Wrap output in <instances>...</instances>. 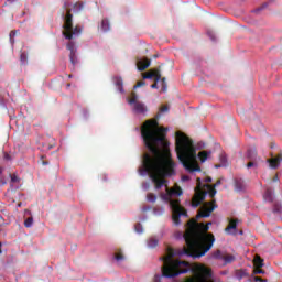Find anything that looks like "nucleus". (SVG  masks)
<instances>
[{
    "label": "nucleus",
    "mask_w": 282,
    "mask_h": 282,
    "mask_svg": "<svg viewBox=\"0 0 282 282\" xmlns=\"http://www.w3.org/2000/svg\"><path fill=\"white\" fill-rule=\"evenodd\" d=\"M141 135L147 149L152 155L149 153L143 155V165L139 170V173L141 175L142 173H148L154 184L155 191H160L162 186H165V192L160 194V198L170 205L172 219L176 226H180V218L188 217V213L182 207L180 198H175L184 195L182 187L174 186L170 188L166 185L165 177L175 175L176 164L171 156L170 143L166 140L164 128L160 127L156 119H150L142 124Z\"/></svg>",
    "instance_id": "obj_1"
},
{
    "label": "nucleus",
    "mask_w": 282,
    "mask_h": 282,
    "mask_svg": "<svg viewBox=\"0 0 282 282\" xmlns=\"http://www.w3.org/2000/svg\"><path fill=\"white\" fill-rule=\"evenodd\" d=\"M213 223H197L195 219H191L187 223V229L184 234L186 246L182 249H173L169 247L166 249V256L163 259L162 276L165 279H175L180 274H186L191 272L194 276L187 278L186 282H214L213 271L204 265L196 264L191 265L189 262L175 260L174 257H192V259H200L206 252L213 248L215 243V235L208 232Z\"/></svg>",
    "instance_id": "obj_2"
},
{
    "label": "nucleus",
    "mask_w": 282,
    "mask_h": 282,
    "mask_svg": "<svg viewBox=\"0 0 282 282\" xmlns=\"http://www.w3.org/2000/svg\"><path fill=\"white\" fill-rule=\"evenodd\" d=\"M176 155L181 164L188 173L200 172L202 167L197 164V150L193 140L188 138L184 132H176Z\"/></svg>",
    "instance_id": "obj_3"
},
{
    "label": "nucleus",
    "mask_w": 282,
    "mask_h": 282,
    "mask_svg": "<svg viewBox=\"0 0 282 282\" xmlns=\"http://www.w3.org/2000/svg\"><path fill=\"white\" fill-rule=\"evenodd\" d=\"M62 17L64 19V31L63 35L68 41L72 39H78V36L83 33V29L80 26L74 28V15L72 14V0H66L63 6Z\"/></svg>",
    "instance_id": "obj_4"
},
{
    "label": "nucleus",
    "mask_w": 282,
    "mask_h": 282,
    "mask_svg": "<svg viewBox=\"0 0 282 282\" xmlns=\"http://www.w3.org/2000/svg\"><path fill=\"white\" fill-rule=\"evenodd\" d=\"M206 195H209V197L213 199L215 195H217V189L214 185H204L202 183V178L196 180V187H195V195L192 199V206L193 208H197L206 199Z\"/></svg>",
    "instance_id": "obj_5"
},
{
    "label": "nucleus",
    "mask_w": 282,
    "mask_h": 282,
    "mask_svg": "<svg viewBox=\"0 0 282 282\" xmlns=\"http://www.w3.org/2000/svg\"><path fill=\"white\" fill-rule=\"evenodd\" d=\"M129 105H133V111L135 113H147V106L138 100L135 93L131 94V98L128 100Z\"/></svg>",
    "instance_id": "obj_6"
},
{
    "label": "nucleus",
    "mask_w": 282,
    "mask_h": 282,
    "mask_svg": "<svg viewBox=\"0 0 282 282\" xmlns=\"http://www.w3.org/2000/svg\"><path fill=\"white\" fill-rule=\"evenodd\" d=\"M215 208H217V205H215V200L205 203L198 210V214L196 216L197 219H199L202 217H208L210 215V213H213V210H215Z\"/></svg>",
    "instance_id": "obj_7"
},
{
    "label": "nucleus",
    "mask_w": 282,
    "mask_h": 282,
    "mask_svg": "<svg viewBox=\"0 0 282 282\" xmlns=\"http://www.w3.org/2000/svg\"><path fill=\"white\" fill-rule=\"evenodd\" d=\"M69 53V61L72 65H78V56L76 55V43L73 41H69L66 45Z\"/></svg>",
    "instance_id": "obj_8"
},
{
    "label": "nucleus",
    "mask_w": 282,
    "mask_h": 282,
    "mask_svg": "<svg viewBox=\"0 0 282 282\" xmlns=\"http://www.w3.org/2000/svg\"><path fill=\"white\" fill-rule=\"evenodd\" d=\"M144 79H154V83H160L162 78V74L160 73V69H153L149 70L143 75Z\"/></svg>",
    "instance_id": "obj_9"
},
{
    "label": "nucleus",
    "mask_w": 282,
    "mask_h": 282,
    "mask_svg": "<svg viewBox=\"0 0 282 282\" xmlns=\"http://www.w3.org/2000/svg\"><path fill=\"white\" fill-rule=\"evenodd\" d=\"M235 191L236 193H243L246 191V182L242 178L235 180Z\"/></svg>",
    "instance_id": "obj_10"
},
{
    "label": "nucleus",
    "mask_w": 282,
    "mask_h": 282,
    "mask_svg": "<svg viewBox=\"0 0 282 282\" xmlns=\"http://www.w3.org/2000/svg\"><path fill=\"white\" fill-rule=\"evenodd\" d=\"M268 162H269V166H270L271 169H279V165H280L281 162H282V155L279 154V155L275 156V158L269 159Z\"/></svg>",
    "instance_id": "obj_11"
},
{
    "label": "nucleus",
    "mask_w": 282,
    "mask_h": 282,
    "mask_svg": "<svg viewBox=\"0 0 282 282\" xmlns=\"http://www.w3.org/2000/svg\"><path fill=\"white\" fill-rule=\"evenodd\" d=\"M264 202H269V204H272L274 202V195L272 192V188H267L263 195Z\"/></svg>",
    "instance_id": "obj_12"
},
{
    "label": "nucleus",
    "mask_w": 282,
    "mask_h": 282,
    "mask_svg": "<svg viewBox=\"0 0 282 282\" xmlns=\"http://www.w3.org/2000/svg\"><path fill=\"white\" fill-rule=\"evenodd\" d=\"M150 65H151V61H149V59L140 61L138 63V69H139V72H144V69H148V67H150Z\"/></svg>",
    "instance_id": "obj_13"
},
{
    "label": "nucleus",
    "mask_w": 282,
    "mask_h": 282,
    "mask_svg": "<svg viewBox=\"0 0 282 282\" xmlns=\"http://www.w3.org/2000/svg\"><path fill=\"white\" fill-rule=\"evenodd\" d=\"M101 30L102 32H109V30H111V24L109 23L108 19H104L101 21Z\"/></svg>",
    "instance_id": "obj_14"
},
{
    "label": "nucleus",
    "mask_w": 282,
    "mask_h": 282,
    "mask_svg": "<svg viewBox=\"0 0 282 282\" xmlns=\"http://www.w3.org/2000/svg\"><path fill=\"white\" fill-rule=\"evenodd\" d=\"M115 85L116 87L118 88L119 91H123V88H122V85H123V82H122V78L121 77H116L115 78Z\"/></svg>",
    "instance_id": "obj_15"
},
{
    "label": "nucleus",
    "mask_w": 282,
    "mask_h": 282,
    "mask_svg": "<svg viewBox=\"0 0 282 282\" xmlns=\"http://www.w3.org/2000/svg\"><path fill=\"white\" fill-rule=\"evenodd\" d=\"M225 230L227 232H230V230H237V220H230Z\"/></svg>",
    "instance_id": "obj_16"
},
{
    "label": "nucleus",
    "mask_w": 282,
    "mask_h": 282,
    "mask_svg": "<svg viewBox=\"0 0 282 282\" xmlns=\"http://www.w3.org/2000/svg\"><path fill=\"white\" fill-rule=\"evenodd\" d=\"M254 268H263V259L261 257H256L253 260Z\"/></svg>",
    "instance_id": "obj_17"
},
{
    "label": "nucleus",
    "mask_w": 282,
    "mask_h": 282,
    "mask_svg": "<svg viewBox=\"0 0 282 282\" xmlns=\"http://www.w3.org/2000/svg\"><path fill=\"white\" fill-rule=\"evenodd\" d=\"M169 89V86L166 84V77L161 78V90L163 91V94H166Z\"/></svg>",
    "instance_id": "obj_18"
},
{
    "label": "nucleus",
    "mask_w": 282,
    "mask_h": 282,
    "mask_svg": "<svg viewBox=\"0 0 282 282\" xmlns=\"http://www.w3.org/2000/svg\"><path fill=\"white\" fill-rule=\"evenodd\" d=\"M223 261H225L226 264L232 263V261H235V256H232V254H225L223 257Z\"/></svg>",
    "instance_id": "obj_19"
},
{
    "label": "nucleus",
    "mask_w": 282,
    "mask_h": 282,
    "mask_svg": "<svg viewBox=\"0 0 282 282\" xmlns=\"http://www.w3.org/2000/svg\"><path fill=\"white\" fill-rule=\"evenodd\" d=\"M198 158H199L200 162H206L208 160V152L207 151L199 152Z\"/></svg>",
    "instance_id": "obj_20"
},
{
    "label": "nucleus",
    "mask_w": 282,
    "mask_h": 282,
    "mask_svg": "<svg viewBox=\"0 0 282 282\" xmlns=\"http://www.w3.org/2000/svg\"><path fill=\"white\" fill-rule=\"evenodd\" d=\"M247 158H248L249 160H257V151H254V150H248V152H247Z\"/></svg>",
    "instance_id": "obj_21"
},
{
    "label": "nucleus",
    "mask_w": 282,
    "mask_h": 282,
    "mask_svg": "<svg viewBox=\"0 0 282 282\" xmlns=\"http://www.w3.org/2000/svg\"><path fill=\"white\" fill-rule=\"evenodd\" d=\"M33 224H34V218L33 217H29L24 220L25 228H32Z\"/></svg>",
    "instance_id": "obj_22"
},
{
    "label": "nucleus",
    "mask_w": 282,
    "mask_h": 282,
    "mask_svg": "<svg viewBox=\"0 0 282 282\" xmlns=\"http://www.w3.org/2000/svg\"><path fill=\"white\" fill-rule=\"evenodd\" d=\"M147 199H148V202H151L152 204H155V202L158 200V196H155V194H153V193H149L147 195Z\"/></svg>",
    "instance_id": "obj_23"
},
{
    "label": "nucleus",
    "mask_w": 282,
    "mask_h": 282,
    "mask_svg": "<svg viewBox=\"0 0 282 282\" xmlns=\"http://www.w3.org/2000/svg\"><path fill=\"white\" fill-rule=\"evenodd\" d=\"M116 261H124V254H122V251L119 250L115 253Z\"/></svg>",
    "instance_id": "obj_24"
},
{
    "label": "nucleus",
    "mask_w": 282,
    "mask_h": 282,
    "mask_svg": "<svg viewBox=\"0 0 282 282\" xmlns=\"http://www.w3.org/2000/svg\"><path fill=\"white\" fill-rule=\"evenodd\" d=\"M148 246H149L150 248H156V246H158V239H155V238H150V239L148 240Z\"/></svg>",
    "instance_id": "obj_25"
},
{
    "label": "nucleus",
    "mask_w": 282,
    "mask_h": 282,
    "mask_svg": "<svg viewBox=\"0 0 282 282\" xmlns=\"http://www.w3.org/2000/svg\"><path fill=\"white\" fill-rule=\"evenodd\" d=\"M236 276L239 281H241V279H245V276H248V273H246V271L243 270H240V271H237Z\"/></svg>",
    "instance_id": "obj_26"
},
{
    "label": "nucleus",
    "mask_w": 282,
    "mask_h": 282,
    "mask_svg": "<svg viewBox=\"0 0 282 282\" xmlns=\"http://www.w3.org/2000/svg\"><path fill=\"white\" fill-rule=\"evenodd\" d=\"M20 61H21L22 65H25V63H28V53L22 52L20 54Z\"/></svg>",
    "instance_id": "obj_27"
},
{
    "label": "nucleus",
    "mask_w": 282,
    "mask_h": 282,
    "mask_svg": "<svg viewBox=\"0 0 282 282\" xmlns=\"http://www.w3.org/2000/svg\"><path fill=\"white\" fill-rule=\"evenodd\" d=\"M134 230L135 232H138L139 235H142V232L144 231L143 227H142V224L138 223L135 226H134Z\"/></svg>",
    "instance_id": "obj_28"
},
{
    "label": "nucleus",
    "mask_w": 282,
    "mask_h": 282,
    "mask_svg": "<svg viewBox=\"0 0 282 282\" xmlns=\"http://www.w3.org/2000/svg\"><path fill=\"white\" fill-rule=\"evenodd\" d=\"M83 8H84L83 3L77 2L74 4V10H76L77 12H80Z\"/></svg>",
    "instance_id": "obj_29"
},
{
    "label": "nucleus",
    "mask_w": 282,
    "mask_h": 282,
    "mask_svg": "<svg viewBox=\"0 0 282 282\" xmlns=\"http://www.w3.org/2000/svg\"><path fill=\"white\" fill-rule=\"evenodd\" d=\"M224 253H221V251L220 250H218V251H216L215 253H214V257H215V259H223L224 260Z\"/></svg>",
    "instance_id": "obj_30"
},
{
    "label": "nucleus",
    "mask_w": 282,
    "mask_h": 282,
    "mask_svg": "<svg viewBox=\"0 0 282 282\" xmlns=\"http://www.w3.org/2000/svg\"><path fill=\"white\" fill-rule=\"evenodd\" d=\"M269 3L264 2L260 8L256 9L254 12H261V10H265V8H268Z\"/></svg>",
    "instance_id": "obj_31"
},
{
    "label": "nucleus",
    "mask_w": 282,
    "mask_h": 282,
    "mask_svg": "<svg viewBox=\"0 0 282 282\" xmlns=\"http://www.w3.org/2000/svg\"><path fill=\"white\" fill-rule=\"evenodd\" d=\"M9 36H10L11 43L14 44V36H17V31H11Z\"/></svg>",
    "instance_id": "obj_32"
},
{
    "label": "nucleus",
    "mask_w": 282,
    "mask_h": 282,
    "mask_svg": "<svg viewBox=\"0 0 282 282\" xmlns=\"http://www.w3.org/2000/svg\"><path fill=\"white\" fill-rule=\"evenodd\" d=\"M10 177H11L12 184H17V182H19V176H17V174H11Z\"/></svg>",
    "instance_id": "obj_33"
},
{
    "label": "nucleus",
    "mask_w": 282,
    "mask_h": 282,
    "mask_svg": "<svg viewBox=\"0 0 282 282\" xmlns=\"http://www.w3.org/2000/svg\"><path fill=\"white\" fill-rule=\"evenodd\" d=\"M167 111H169V106H167V105H164V106H162V107L160 108V112H161V113H167Z\"/></svg>",
    "instance_id": "obj_34"
},
{
    "label": "nucleus",
    "mask_w": 282,
    "mask_h": 282,
    "mask_svg": "<svg viewBox=\"0 0 282 282\" xmlns=\"http://www.w3.org/2000/svg\"><path fill=\"white\" fill-rule=\"evenodd\" d=\"M257 166V162H254V160H250V162L247 164V169H252Z\"/></svg>",
    "instance_id": "obj_35"
},
{
    "label": "nucleus",
    "mask_w": 282,
    "mask_h": 282,
    "mask_svg": "<svg viewBox=\"0 0 282 282\" xmlns=\"http://www.w3.org/2000/svg\"><path fill=\"white\" fill-rule=\"evenodd\" d=\"M147 83L144 80L138 82L137 85H134V89H138V87H144Z\"/></svg>",
    "instance_id": "obj_36"
},
{
    "label": "nucleus",
    "mask_w": 282,
    "mask_h": 282,
    "mask_svg": "<svg viewBox=\"0 0 282 282\" xmlns=\"http://www.w3.org/2000/svg\"><path fill=\"white\" fill-rule=\"evenodd\" d=\"M3 160H6L7 162L12 161V156H10V154H8L7 152L3 153Z\"/></svg>",
    "instance_id": "obj_37"
},
{
    "label": "nucleus",
    "mask_w": 282,
    "mask_h": 282,
    "mask_svg": "<svg viewBox=\"0 0 282 282\" xmlns=\"http://www.w3.org/2000/svg\"><path fill=\"white\" fill-rule=\"evenodd\" d=\"M44 160H45V156H41L40 162H41V164H42L43 166H47V164H50V162L44 161Z\"/></svg>",
    "instance_id": "obj_38"
},
{
    "label": "nucleus",
    "mask_w": 282,
    "mask_h": 282,
    "mask_svg": "<svg viewBox=\"0 0 282 282\" xmlns=\"http://www.w3.org/2000/svg\"><path fill=\"white\" fill-rule=\"evenodd\" d=\"M254 274H263V271L261 270V268L256 267V269L253 270Z\"/></svg>",
    "instance_id": "obj_39"
},
{
    "label": "nucleus",
    "mask_w": 282,
    "mask_h": 282,
    "mask_svg": "<svg viewBox=\"0 0 282 282\" xmlns=\"http://www.w3.org/2000/svg\"><path fill=\"white\" fill-rule=\"evenodd\" d=\"M182 180H183V182H188V180H191V176L184 175V176H182Z\"/></svg>",
    "instance_id": "obj_40"
},
{
    "label": "nucleus",
    "mask_w": 282,
    "mask_h": 282,
    "mask_svg": "<svg viewBox=\"0 0 282 282\" xmlns=\"http://www.w3.org/2000/svg\"><path fill=\"white\" fill-rule=\"evenodd\" d=\"M221 185V180H218L213 186L215 187V188H217V186H220Z\"/></svg>",
    "instance_id": "obj_41"
},
{
    "label": "nucleus",
    "mask_w": 282,
    "mask_h": 282,
    "mask_svg": "<svg viewBox=\"0 0 282 282\" xmlns=\"http://www.w3.org/2000/svg\"><path fill=\"white\" fill-rule=\"evenodd\" d=\"M152 89H158V82H155L154 84L151 85Z\"/></svg>",
    "instance_id": "obj_42"
},
{
    "label": "nucleus",
    "mask_w": 282,
    "mask_h": 282,
    "mask_svg": "<svg viewBox=\"0 0 282 282\" xmlns=\"http://www.w3.org/2000/svg\"><path fill=\"white\" fill-rule=\"evenodd\" d=\"M205 182H207V183H210V182H213V177H210V176H207V177L205 178Z\"/></svg>",
    "instance_id": "obj_43"
},
{
    "label": "nucleus",
    "mask_w": 282,
    "mask_h": 282,
    "mask_svg": "<svg viewBox=\"0 0 282 282\" xmlns=\"http://www.w3.org/2000/svg\"><path fill=\"white\" fill-rule=\"evenodd\" d=\"M272 182H279V175L273 176Z\"/></svg>",
    "instance_id": "obj_44"
},
{
    "label": "nucleus",
    "mask_w": 282,
    "mask_h": 282,
    "mask_svg": "<svg viewBox=\"0 0 282 282\" xmlns=\"http://www.w3.org/2000/svg\"><path fill=\"white\" fill-rule=\"evenodd\" d=\"M254 281L263 282V279H261V278H259V276H256V278H254Z\"/></svg>",
    "instance_id": "obj_45"
},
{
    "label": "nucleus",
    "mask_w": 282,
    "mask_h": 282,
    "mask_svg": "<svg viewBox=\"0 0 282 282\" xmlns=\"http://www.w3.org/2000/svg\"><path fill=\"white\" fill-rule=\"evenodd\" d=\"M257 123V121H252L251 122V127H252V129H254V130H257V128H254V124Z\"/></svg>",
    "instance_id": "obj_46"
},
{
    "label": "nucleus",
    "mask_w": 282,
    "mask_h": 282,
    "mask_svg": "<svg viewBox=\"0 0 282 282\" xmlns=\"http://www.w3.org/2000/svg\"><path fill=\"white\" fill-rule=\"evenodd\" d=\"M17 0H8V3H14Z\"/></svg>",
    "instance_id": "obj_47"
},
{
    "label": "nucleus",
    "mask_w": 282,
    "mask_h": 282,
    "mask_svg": "<svg viewBox=\"0 0 282 282\" xmlns=\"http://www.w3.org/2000/svg\"><path fill=\"white\" fill-rule=\"evenodd\" d=\"M1 173H3V167H0V175H1Z\"/></svg>",
    "instance_id": "obj_48"
},
{
    "label": "nucleus",
    "mask_w": 282,
    "mask_h": 282,
    "mask_svg": "<svg viewBox=\"0 0 282 282\" xmlns=\"http://www.w3.org/2000/svg\"><path fill=\"white\" fill-rule=\"evenodd\" d=\"M209 36H212V39H215V37L213 36V33H209Z\"/></svg>",
    "instance_id": "obj_49"
},
{
    "label": "nucleus",
    "mask_w": 282,
    "mask_h": 282,
    "mask_svg": "<svg viewBox=\"0 0 282 282\" xmlns=\"http://www.w3.org/2000/svg\"><path fill=\"white\" fill-rule=\"evenodd\" d=\"M72 85L70 84H67V87H70Z\"/></svg>",
    "instance_id": "obj_50"
},
{
    "label": "nucleus",
    "mask_w": 282,
    "mask_h": 282,
    "mask_svg": "<svg viewBox=\"0 0 282 282\" xmlns=\"http://www.w3.org/2000/svg\"><path fill=\"white\" fill-rule=\"evenodd\" d=\"M18 206H19V207H21V203H20V204H18Z\"/></svg>",
    "instance_id": "obj_51"
},
{
    "label": "nucleus",
    "mask_w": 282,
    "mask_h": 282,
    "mask_svg": "<svg viewBox=\"0 0 282 282\" xmlns=\"http://www.w3.org/2000/svg\"><path fill=\"white\" fill-rule=\"evenodd\" d=\"M68 77L72 78V75H69Z\"/></svg>",
    "instance_id": "obj_52"
},
{
    "label": "nucleus",
    "mask_w": 282,
    "mask_h": 282,
    "mask_svg": "<svg viewBox=\"0 0 282 282\" xmlns=\"http://www.w3.org/2000/svg\"><path fill=\"white\" fill-rule=\"evenodd\" d=\"M2 184H6V182H2Z\"/></svg>",
    "instance_id": "obj_53"
}]
</instances>
